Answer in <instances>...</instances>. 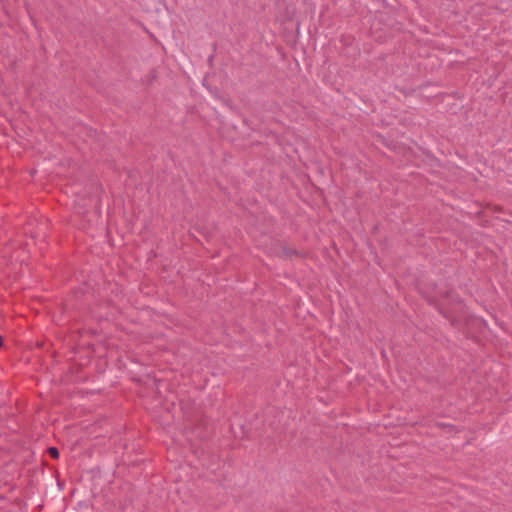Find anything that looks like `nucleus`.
Wrapping results in <instances>:
<instances>
[{"mask_svg":"<svg viewBox=\"0 0 512 512\" xmlns=\"http://www.w3.org/2000/svg\"><path fill=\"white\" fill-rule=\"evenodd\" d=\"M2 345H3V338H2V336H0V348L2 347Z\"/></svg>","mask_w":512,"mask_h":512,"instance_id":"2","label":"nucleus"},{"mask_svg":"<svg viewBox=\"0 0 512 512\" xmlns=\"http://www.w3.org/2000/svg\"><path fill=\"white\" fill-rule=\"evenodd\" d=\"M48 453L54 459H58L59 458V451H58V449L56 447H50L48 449Z\"/></svg>","mask_w":512,"mask_h":512,"instance_id":"1","label":"nucleus"}]
</instances>
